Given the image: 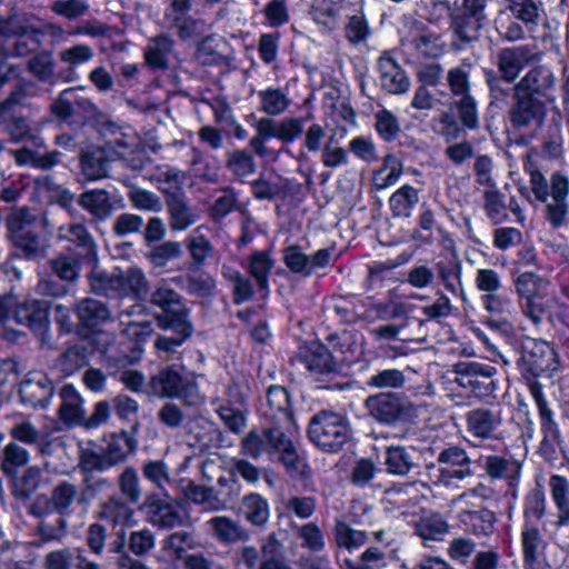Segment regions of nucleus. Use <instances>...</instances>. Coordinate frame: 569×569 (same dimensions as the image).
Returning <instances> with one entry per match:
<instances>
[{
    "instance_id": "864d4df0",
    "label": "nucleus",
    "mask_w": 569,
    "mask_h": 569,
    "mask_svg": "<svg viewBox=\"0 0 569 569\" xmlns=\"http://www.w3.org/2000/svg\"><path fill=\"white\" fill-rule=\"evenodd\" d=\"M284 510L300 520L311 518L317 510V500L310 496H291L283 502Z\"/></svg>"
},
{
    "instance_id": "2f4dec72",
    "label": "nucleus",
    "mask_w": 569,
    "mask_h": 569,
    "mask_svg": "<svg viewBox=\"0 0 569 569\" xmlns=\"http://www.w3.org/2000/svg\"><path fill=\"white\" fill-rule=\"evenodd\" d=\"M52 393L53 388L46 376L28 379L20 386L21 399L33 407H46Z\"/></svg>"
},
{
    "instance_id": "f8f14e48",
    "label": "nucleus",
    "mask_w": 569,
    "mask_h": 569,
    "mask_svg": "<svg viewBox=\"0 0 569 569\" xmlns=\"http://www.w3.org/2000/svg\"><path fill=\"white\" fill-rule=\"evenodd\" d=\"M467 432L480 440L497 439L502 425L501 412L491 408H476L465 416Z\"/></svg>"
},
{
    "instance_id": "f257e3e1",
    "label": "nucleus",
    "mask_w": 569,
    "mask_h": 569,
    "mask_svg": "<svg viewBox=\"0 0 569 569\" xmlns=\"http://www.w3.org/2000/svg\"><path fill=\"white\" fill-rule=\"evenodd\" d=\"M151 302L162 310V313L157 316L158 325L179 333L178 338L159 337L154 342L156 349L160 352H173V348L180 346L191 333L188 315L181 305L180 296L167 286H159L152 293Z\"/></svg>"
},
{
    "instance_id": "de8ad7c7",
    "label": "nucleus",
    "mask_w": 569,
    "mask_h": 569,
    "mask_svg": "<svg viewBox=\"0 0 569 569\" xmlns=\"http://www.w3.org/2000/svg\"><path fill=\"white\" fill-rule=\"evenodd\" d=\"M172 50V40L167 34H160L152 39L146 49L144 57L152 68H166L167 57Z\"/></svg>"
},
{
    "instance_id": "c9c22d12",
    "label": "nucleus",
    "mask_w": 569,
    "mask_h": 569,
    "mask_svg": "<svg viewBox=\"0 0 569 569\" xmlns=\"http://www.w3.org/2000/svg\"><path fill=\"white\" fill-rule=\"evenodd\" d=\"M403 166L395 154H387L382 166L373 172L372 182L379 190L395 186L402 176Z\"/></svg>"
},
{
    "instance_id": "680f3d73",
    "label": "nucleus",
    "mask_w": 569,
    "mask_h": 569,
    "mask_svg": "<svg viewBox=\"0 0 569 569\" xmlns=\"http://www.w3.org/2000/svg\"><path fill=\"white\" fill-rule=\"evenodd\" d=\"M154 533L148 528L132 531L128 539L129 550L137 557L149 553L154 548Z\"/></svg>"
},
{
    "instance_id": "58836bf2",
    "label": "nucleus",
    "mask_w": 569,
    "mask_h": 569,
    "mask_svg": "<svg viewBox=\"0 0 569 569\" xmlns=\"http://www.w3.org/2000/svg\"><path fill=\"white\" fill-rule=\"evenodd\" d=\"M260 111L268 116H280L290 107L288 94L280 88L269 87L258 91Z\"/></svg>"
},
{
    "instance_id": "6e6d98bb",
    "label": "nucleus",
    "mask_w": 569,
    "mask_h": 569,
    "mask_svg": "<svg viewBox=\"0 0 569 569\" xmlns=\"http://www.w3.org/2000/svg\"><path fill=\"white\" fill-rule=\"evenodd\" d=\"M481 302L488 312L499 316H511L515 311L513 301L508 293L495 291L485 293Z\"/></svg>"
},
{
    "instance_id": "a19ab883",
    "label": "nucleus",
    "mask_w": 569,
    "mask_h": 569,
    "mask_svg": "<svg viewBox=\"0 0 569 569\" xmlns=\"http://www.w3.org/2000/svg\"><path fill=\"white\" fill-rule=\"evenodd\" d=\"M112 488L110 479L97 475H82V482L80 486V496L83 501V513H86L94 501L102 492Z\"/></svg>"
},
{
    "instance_id": "412c9836",
    "label": "nucleus",
    "mask_w": 569,
    "mask_h": 569,
    "mask_svg": "<svg viewBox=\"0 0 569 569\" xmlns=\"http://www.w3.org/2000/svg\"><path fill=\"white\" fill-rule=\"evenodd\" d=\"M11 315L19 325L30 328L33 332L42 335L48 329V312L44 306L37 300L19 306L14 305Z\"/></svg>"
},
{
    "instance_id": "338daca9",
    "label": "nucleus",
    "mask_w": 569,
    "mask_h": 569,
    "mask_svg": "<svg viewBox=\"0 0 569 569\" xmlns=\"http://www.w3.org/2000/svg\"><path fill=\"white\" fill-rule=\"evenodd\" d=\"M546 203V219L553 229L567 227L569 224V202L549 201Z\"/></svg>"
},
{
    "instance_id": "f03ea898",
    "label": "nucleus",
    "mask_w": 569,
    "mask_h": 569,
    "mask_svg": "<svg viewBox=\"0 0 569 569\" xmlns=\"http://www.w3.org/2000/svg\"><path fill=\"white\" fill-rule=\"evenodd\" d=\"M549 288V280L535 272H522L515 280L522 312L535 323L540 322L543 316L561 312L563 308Z\"/></svg>"
},
{
    "instance_id": "393cba45",
    "label": "nucleus",
    "mask_w": 569,
    "mask_h": 569,
    "mask_svg": "<svg viewBox=\"0 0 569 569\" xmlns=\"http://www.w3.org/2000/svg\"><path fill=\"white\" fill-rule=\"evenodd\" d=\"M485 16H475L462 12L456 16L451 22L453 32V46L462 49L467 43L478 39Z\"/></svg>"
},
{
    "instance_id": "a878e982",
    "label": "nucleus",
    "mask_w": 569,
    "mask_h": 569,
    "mask_svg": "<svg viewBox=\"0 0 569 569\" xmlns=\"http://www.w3.org/2000/svg\"><path fill=\"white\" fill-rule=\"evenodd\" d=\"M381 86L390 93L401 94L408 91L410 81L405 71L389 57L379 60Z\"/></svg>"
},
{
    "instance_id": "1a4fd4ad",
    "label": "nucleus",
    "mask_w": 569,
    "mask_h": 569,
    "mask_svg": "<svg viewBox=\"0 0 569 569\" xmlns=\"http://www.w3.org/2000/svg\"><path fill=\"white\" fill-rule=\"evenodd\" d=\"M141 509L146 512V520L151 526L170 530L183 523V516L178 509V503L169 495L150 493L146 497Z\"/></svg>"
},
{
    "instance_id": "423d86ee",
    "label": "nucleus",
    "mask_w": 569,
    "mask_h": 569,
    "mask_svg": "<svg viewBox=\"0 0 569 569\" xmlns=\"http://www.w3.org/2000/svg\"><path fill=\"white\" fill-rule=\"evenodd\" d=\"M90 284L99 293L108 295L110 291H114L121 296H132L136 299L143 298L148 292V281L144 273L137 267L118 270L117 273L111 276L94 270L90 276Z\"/></svg>"
},
{
    "instance_id": "5701e85b",
    "label": "nucleus",
    "mask_w": 569,
    "mask_h": 569,
    "mask_svg": "<svg viewBox=\"0 0 569 569\" xmlns=\"http://www.w3.org/2000/svg\"><path fill=\"white\" fill-rule=\"evenodd\" d=\"M239 510L244 520L257 528L266 527L271 516L269 501L257 492L244 495L241 499Z\"/></svg>"
},
{
    "instance_id": "20e7f679",
    "label": "nucleus",
    "mask_w": 569,
    "mask_h": 569,
    "mask_svg": "<svg viewBox=\"0 0 569 569\" xmlns=\"http://www.w3.org/2000/svg\"><path fill=\"white\" fill-rule=\"evenodd\" d=\"M13 243L27 257H37L46 248L43 232L46 223L42 217L26 208L16 210L8 222Z\"/></svg>"
},
{
    "instance_id": "aec40b11",
    "label": "nucleus",
    "mask_w": 569,
    "mask_h": 569,
    "mask_svg": "<svg viewBox=\"0 0 569 569\" xmlns=\"http://www.w3.org/2000/svg\"><path fill=\"white\" fill-rule=\"evenodd\" d=\"M351 515L335 520L333 536L336 545L349 551L363 546L368 540L366 530L356 528L359 522Z\"/></svg>"
},
{
    "instance_id": "0eeeda50",
    "label": "nucleus",
    "mask_w": 569,
    "mask_h": 569,
    "mask_svg": "<svg viewBox=\"0 0 569 569\" xmlns=\"http://www.w3.org/2000/svg\"><path fill=\"white\" fill-rule=\"evenodd\" d=\"M149 386L151 392L161 398H181L189 405L199 398L196 383L172 367L154 375Z\"/></svg>"
},
{
    "instance_id": "5fc2aeb1",
    "label": "nucleus",
    "mask_w": 569,
    "mask_h": 569,
    "mask_svg": "<svg viewBox=\"0 0 569 569\" xmlns=\"http://www.w3.org/2000/svg\"><path fill=\"white\" fill-rule=\"evenodd\" d=\"M78 468L82 475H93L109 470L102 451L92 448H81L79 452Z\"/></svg>"
},
{
    "instance_id": "09e8293b",
    "label": "nucleus",
    "mask_w": 569,
    "mask_h": 569,
    "mask_svg": "<svg viewBox=\"0 0 569 569\" xmlns=\"http://www.w3.org/2000/svg\"><path fill=\"white\" fill-rule=\"evenodd\" d=\"M273 267V261L264 251L252 253L248 260L247 270L254 278L261 289L268 287V276Z\"/></svg>"
},
{
    "instance_id": "6e6552de",
    "label": "nucleus",
    "mask_w": 569,
    "mask_h": 569,
    "mask_svg": "<svg viewBox=\"0 0 569 569\" xmlns=\"http://www.w3.org/2000/svg\"><path fill=\"white\" fill-rule=\"evenodd\" d=\"M194 0H171L163 13V24L176 29L181 39L198 38L207 32V24L200 19H194L188 13L192 9Z\"/></svg>"
},
{
    "instance_id": "dca6fc26",
    "label": "nucleus",
    "mask_w": 569,
    "mask_h": 569,
    "mask_svg": "<svg viewBox=\"0 0 569 569\" xmlns=\"http://www.w3.org/2000/svg\"><path fill=\"white\" fill-rule=\"evenodd\" d=\"M264 416L272 421V425L282 426L288 430L296 429L289 393L284 387L270 386L268 388Z\"/></svg>"
},
{
    "instance_id": "b1692460",
    "label": "nucleus",
    "mask_w": 569,
    "mask_h": 569,
    "mask_svg": "<svg viewBox=\"0 0 569 569\" xmlns=\"http://www.w3.org/2000/svg\"><path fill=\"white\" fill-rule=\"evenodd\" d=\"M517 96L518 102L512 111L513 124L523 127L533 121L541 123L546 117V109L549 103L525 93Z\"/></svg>"
},
{
    "instance_id": "37998d69",
    "label": "nucleus",
    "mask_w": 569,
    "mask_h": 569,
    "mask_svg": "<svg viewBox=\"0 0 569 569\" xmlns=\"http://www.w3.org/2000/svg\"><path fill=\"white\" fill-rule=\"evenodd\" d=\"M80 203L98 219H106L112 212L111 202L104 190L97 189L84 192L80 198Z\"/></svg>"
},
{
    "instance_id": "603ef678",
    "label": "nucleus",
    "mask_w": 569,
    "mask_h": 569,
    "mask_svg": "<svg viewBox=\"0 0 569 569\" xmlns=\"http://www.w3.org/2000/svg\"><path fill=\"white\" fill-rule=\"evenodd\" d=\"M141 471L144 479L160 490H164L166 485L171 481L169 467L163 460H148L142 465Z\"/></svg>"
},
{
    "instance_id": "ddd939ff",
    "label": "nucleus",
    "mask_w": 569,
    "mask_h": 569,
    "mask_svg": "<svg viewBox=\"0 0 569 569\" xmlns=\"http://www.w3.org/2000/svg\"><path fill=\"white\" fill-rule=\"evenodd\" d=\"M130 503L119 495H111L98 505L96 516L109 523L113 530L127 529L136 522L134 510Z\"/></svg>"
},
{
    "instance_id": "e2e57ef3",
    "label": "nucleus",
    "mask_w": 569,
    "mask_h": 569,
    "mask_svg": "<svg viewBox=\"0 0 569 569\" xmlns=\"http://www.w3.org/2000/svg\"><path fill=\"white\" fill-rule=\"evenodd\" d=\"M42 471L39 467L27 468L21 477L20 486L14 489V496L21 499L30 498L41 486Z\"/></svg>"
},
{
    "instance_id": "4c0bfd02",
    "label": "nucleus",
    "mask_w": 569,
    "mask_h": 569,
    "mask_svg": "<svg viewBox=\"0 0 569 569\" xmlns=\"http://www.w3.org/2000/svg\"><path fill=\"white\" fill-rule=\"evenodd\" d=\"M419 202V192L410 184H403L389 198L390 209L396 217L408 218Z\"/></svg>"
},
{
    "instance_id": "7ed1b4c3",
    "label": "nucleus",
    "mask_w": 569,
    "mask_h": 569,
    "mask_svg": "<svg viewBox=\"0 0 569 569\" xmlns=\"http://www.w3.org/2000/svg\"><path fill=\"white\" fill-rule=\"evenodd\" d=\"M308 438L322 451L336 453L350 439L348 420L338 412L321 410L309 421Z\"/></svg>"
},
{
    "instance_id": "c03bdc74",
    "label": "nucleus",
    "mask_w": 569,
    "mask_h": 569,
    "mask_svg": "<svg viewBox=\"0 0 569 569\" xmlns=\"http://www.w3.org/2000/svg\"><path fill=\"white\" fill-rule=\"evenodd\" d=\"M387 471L406 476L416 466L412 455L403 447H389L386 451Z\"/></svg>"
},
{
    "instance_id": "49530a36",
    "label": "nucleus",
    "mask_w": 569,
    "mask_h": 569,
    "mask_svg": "<svg viewBox=\"0 0 569 569\" xmlns=\"http://www.w3.org/2000/svg\"><path fill=\"white\" fill-rule=\"evenodd\" d=\"M77 313L87 327H96L109 319V310L102 302L94 299L82 300L77 308Z\"/></svg>"
},
{
    "instance_id": "a211bd4d",
    "label": "nucleus",
    "mask_w": 569,
    "mask_h": 569,
    "mask_svg": "<svg viewBox=\"0 0 569 569\" xmlns=\"http://www.w3.org/2000/svg\"><path fill=\"white\" fill-rule=\"evenodd\" d=\"M211 536L222 545L244 542L250 532L238 520L228 516H214L206 522Z\"/></svg>"
},
{
    "instance_id": "ea45409f",
    "label": "nucleus",
    "mask_w": 569,
    "mask_h": 569,
    "mask_svg": "<svg viewBox=\"0 0 569 569\" xmlns=\"http://www.w3.org/2000/svg\"><path fill=\"white\" fill-rule=\"evenodd\" d=\"M290 528L295 531L297 538L301 540L302 548L312 552H321L325 549V533L316 522L311 521L303 525L290 522Z\"/></svg>"
},
{
    "instance_id": "c85d7f7f",
    "label": "nucleus",
    "mask_w": 569,
    "mask_h": 569,
    "mask_svg": "<svg viewBox=\"0 0 569 569\" xmlns=\"http://www.w3.org/2000/svg\"><path fill=\"white\" fill-rule=\"evenodd\" d=\"M483 470L490 480L506 479L513 486L520 476L521 465L517 460L491 455L486 457Z\"/></svg>"
},
{
    "instance_id": "4468645a",
    "label": "nucleus",
    "mask_w": 569,
    "mask_h": 569,
    "mask_svg": "<svg viewBox=\"0 0 569 569\" xmlns=\"http://www.w3.org/2000/svg\"><path fill=\"white\" fill-rule=\"evenodd\" d=\"M295 429L284 430L283 435H279L273 439V449L278 456V461L283 466L287 473L291 477L307 478L310 473L306 458L300 455L290 439L289 433Z\"/></svg>"
},
{
    "instance_id": "13d9d810",
    "label": "nucleus",
    "mask_w": 569,
    "mask_h": 569,
    "mask_svg": "<svg viewBox=\"0 0 569 569\" xmlns=\"http://www.w3.org/2000/svg\"><path fill=\"white\" fill-rule=\"evenodd\" d=\"M520 367L532 377L550 378L558 370L557 358H520Z\"/></svg>"
},
{
    "instance_id": "0e129e2a",
    "label": "nucleus",
    "mask_w": 569,
    "mask_h": 569,
    "mask_svg": "<svg viewBox=\"0 0 569 569\" xmlns=\"http://www.w3.org/2000/svg\"><path fill=\"white\" fill-rule=\"evenodd\" d=\"M227 167L237 177H248L256 170L253 158L243 150L230 152L227 158Z\"/></svg>"
},
{
    "instance_id": "8fccbe9b",
    "label": "nucleus",
    "mask_w": 569,
    "mask_h": 569,
    "mask_svg": "<svg viewBox=\"0 0 569 569\" xmlns=\"http://www.w3.org/2000/svg\"><path fill=\"white\" fill-rule=\"evenodd\" d=\"M118 487L126 501L137 503L142 495L140 480L133 467H126L118 477Z\"/></svg>"
},
{
    "instance_id": "052dcab7",
    "label": "nucleus",
    "mask_w": 569,
    "mask_h": 569,
    "mask_svg": "<svg viewBox=\"0 0 569 569\" xmlns=\"http://www.w3.org/2000/svg\"><path fill=\"white\" fill-rule=\"evenodd\" d=\"M11 438L27 446L41 445L42 432L30 421L21 420L10 429Z\"/></svg>"
},
{
    "instance_id": "7c9ffc66",
    "label": "nucleus",
    "mask_w": 569,
    "mask_h": 569,
    "mask_svg": "<svg viewBox=\"0 0 569 569\" xmlns=\"http://www.w3.org/2000/svg\"><path fill=\"white\" fill-rule=\"evenodd\" d=\"M162 549L169 551L178 560H182L189 553V550H198L202 548V543L198 536L192 531L180 530L170 533L162 541Z\"/></svg>"
},
{
    "instance_id": "69168bd1",
    "label": "nucleus",
    "mask_w": 569,
    "mask_h": 569,
    "mask_svg": "<svg viewBox=\"0 0 569 569\" xmlns=\"http://www.w3.org/2000/svg\"><path fill=\"white\" fill-rule=\"evenodd\" d=\"M58 156L59 154L56 152L40 156L30 149L14 151V158L19 164H31L42 169H48L57 164L59 161Z\"/></svg>"
},
{
    "instance_id": "39448f33",
    "label": "nucleus",
    "mask_w": 569,
    "mask_h": 569,
    "mask_svg": "<svg viewBox=\"0 0 569 569\" xmlns=\"http://www.w3.org/2000/svg\"><path fill=\"white\" fill-rule=\"evenodd\" d=\"M471 465L465 448L449 446L439 452L436 463L427 466L428 478L435 486L450 487L473 475Z\"/></svg>"
},
{
    "instance_id": "4d7b16f0",
    "label": "nucleus",
    "mask_w": 569,
    "mask_h": 569,
    "mask_svg": "<svg viewBox=\"0 0 569 569\" xmlns=\"http://www.w3.org/2000/svg\"><path fill=\"white\" fill-rule=\"evenodd\" d=\"M545 547V540L537 528H526L522 531V549L527 565H533L540 551Z\"/></svg>"
},
{
    "instance_id": "6ab92c4d",
    "label": "nucleus",
    "mask_w": 569,
    "mask_h": 569,
    "mask_svg": "<svg viewBox=\"0 0 569 569\" xmlns=\"http://www.w3.org/2000/svg\"><path fill=\"white\" fill-rule=\"evenodd\" d=\"M1 31H10L16 37L9 44L13 47L12 54L14 56H26L37 50L41 42L42 33L19 19L10 20L7 26L1 27Z\"/></svg>"
},
{
    "instance_id": "e433bc0d",
    "label": "nucleus",
    "mask_w": 569,
    "mask_h": 569,
    "mask_svg": "<svg viewBox=\"0 0 569 569\" xmlns=\"http://www.w3.org/2000/svg\"><path fill=\"white\" fill-rule=\"evenodd\" d=\"M29 460V451L16 441H10L3 448L0 469L7 477L14 478L18 470L27 466Z\"/></svg>"
},
{
    "instance_id": "f704fd0d",
    "label": "nucleus",
    "mask_w": 569,
    "mask_h": 569,
    "mask_svg": "<svg viewBox=\"0 0 569 569\" xmlns=\"http://www.w3.org/2000/svg\"><path fill=\"white\" fill-rule=\"evenodd\" d=\"M182 493L189 501L203 506L208 511H219L224 508V505L219 500L212 487L189 481L182 487Z\"/></svg>"
},
{
    "instance_id": "c756f323",
    "label": "nucleus",
    "mask_w": 569,
    "mask_h": 569,
    "mask_svg": "<svg viewBox=\"0 0 569 569\" xmlns=\"http://www.w3.org/2000/svg\"><path fill=\"white\" fill-rule=\"evenodd\" d=\"M529 390L539 411L541 429L545 433L543 441L548 439L558 440L560 436L558 425L556 423L552 411L545 398L542 386L537 381H532L529 383Z\"/></svg>"
},
{
    "instance_id": "cd10ccee",
    "label": "nucleus",
    "mask_w": 569,
    "mask_h": 569,
    "mask_svg": "<svg viewBox=\"0 0 569 569\" xmlns=\"http://www.w3.org/2000/svg\"><path fill=\"white\" fill-rule=\"evenodd\" d=\"M529 59L530 52L526 47L501 50L498 56V68L502 78L507 81H513L528 63Z\"/></svg>"
},
{
    "instance_id": "774afa93",
    "label": "nucleus",
    "mask_w": 569,
    "mask_h": 569,
    "mask_svg": "<svg viewBox=\"0 0 569 569\" xmlns=\"http://www.w3.org/2000/svg\"><path fill=\"white\" fill-rule=\"evenodd\" d=\"M376 129L382 139L390 141L399 133L400 126L393 113L383 109L376 113Z\"/></svg>"
},
{
    "instance_id": "bb28decb",
    "label": "nucleus",
    "mask_w": 569,
    "mask_h": 569,
    "mask_svg": "<svg viewBox=\"0 0 569 569\" xmlns=\"http://www.w3.org/2000/svg\"><path fill=\"white\" fill-rule=\"evenodd\" d=\"M60 398L62 400L59 408L60 419L68 426H82L86 411L78 391L72 386L66 385L60 391Z\"/></svg>"
},
{
    "instance_id": "f3484780",
    "label": "nucleus",
    "mask_w": 569,
    "mask_h": 569,
    "mask_svg": "<svg viewBox=\"0 0 569 569\" xmlns=\"http://www.w3.org/2000/svg\"><path fill=\"white\" fill-rule=\"evenodd\" d=\"M50 501L53 511L68 520L80 508L83 511V501L80 496V486L69 480L58 481L50 490Z\"/></svg>"
},
{
    "instance_id": "72a5a7b5",
    "label": "nucleus",
    "mask_w": 569,
    "mask_h": 569,
    "mask_svg": "<svg viewBox=\"0 0 569 569\" xmlns=\"http://www.w3.org/2000/svg\"><path fill=\"white\" fill-rule=\"evenodd\" d=\"M121 323L124 326L122 337L128 340V349L133 353L144 352L143 345L149 340L152 331L150 321L137 318L122 320Z\"/></svg>"
},
{
    "instance_id": "bf43d9fd",
    "label": "nucleus",
    "mask_w": 569,
    "mask_h": 569,
    "mask_svg": "<svg viewBox=\"0 0 569 569\" xmlns=\"http://www.w3.org/2000/svg\"><path fill=\"white\" fill-rule=\"evenodd\" d=\"M93 57L94 51L88 44H74L59 52L60 61L70 69H74L91 61Z\"/></svg>"
},
{
    "instance_id": "473e14b6",
    "label": "nucleus",
    "mask_w": 569,
    "mask_h": 569,
    "mask_svg": "<svg viewBox=\"0 0 569 569\" xmlns=\"http://www.w3.org/2000/svg\"><path fill=\"white\" fill-rule=\"evenodd\" d=\"M548 485L558 510L557 525L559 527L567 526L569 523V481L563 476L552 475Z\"/></svg>"
},
{
    "instance_id": "3c124183",
    "label": "nucleus",
    "mask_w": 569,
    "mask_h": 569,
    "mask_svg": "<svg viewBox=\"0 0 569 569\" xmlns=\"http://www.w3.org/2000/svg\"><path fill=\"white\" fill-rule=\"evenodd\" d=\"M59 238L73 242L76 246L82 248L89 257L94 258L93 240L84 226L76 223L61 227L59 229Z\"/></svg>"
},
{
    "instance_id": "a18cd8bd",
    "label": "nucleus",
    "mask_w": 569,
    "mask_h": 569,
    "mask_svg": "<svg viewBox=\"0 0 569 569\" xmlns=\"http://www.w3.org/2000/svg\"><path fill=\"white\" fill-rule=\"evenodd\" d=\"M82 173L88 180L102 179L108 173V162L102 149L84 152L81 157Z\"/></svg>"
},
{
    "instance_id": "4be33fe9",
    "label": "nucleus",
    "mask_w": 569,
    "mask_h": 569,
    "mask_svg": "<svg viewBox=\"0 0 569 569\" xmlns=\"http://www.w3.org/2000/svg\"><path fill=\"white\" fill-rule=\"evenodd\" d=\"M465 530L476 536H488L493 531L496 516L487 508L462 507L458 515Z\"/></svg>"
},
{
    "instance_id": "9d476101",
    "label": "nucleus",
    "mask_w": 569,
    "mask_h": 569,
    "mask_svg": "<svg viewBox=\"0 0 569 569\" xmlns=\"http://www.w3.org/2000/svg\"><path fill=\"white\" fill-rule=\"evenodd\" d=\"M517 94L541 99L545 102H556V78L552 71L546 67H538L530 70L517 84Z\"/></svg>"
},
{
    "instance_id": "9b49d317",
    "label": "nucleus",
    "mask_w": 569,
    "mask_h": 569,
    "mask_svg": "<svg viewBox=\"0 0 569 569\" xmlns=\"http://www.w3.org/2000/svg\"><path fill=\"white\" fill-rule=\"evenodd\" d=\"M284 430L282 426L272 423L261 429L250 430L240 442L241 453L254 460L261 458L262 455L274 456L273 439L283 435Z\"/></svg>"
},
{
    "instance_id": "2eb2a0df",
    "label": "nucleus",
    "mask_w": 569,
    "mask_h": 569,
    "mask_svg": "<svg viewBox=\"0 0 569 569\" xmlns=\"http://www.w3.org/2000/svg\"><path fill=\"white\" fill-rule=\"evenodd\" d=\"M369 413L382 423H393L401 419L408 410L407 402L395 393H379L366 400Z\"/></svg>"
},
{
    "instance_id": "79ce46f5",
    "label": "nucleus",
    "mask_w": 569,
    "mask_h": 569,
    "mask_svg": "<svg viewBox=\"0 0 569 569\" xmlns=\"http://www.w3.org/2000/svg\"><path fill=\"white\" fill-rule=\"evenodd\" d=\"M448 530V522L439 513H432L423 517L416 525V532L423 541L440 540Z\"/></svg>"
}]
</instances>
